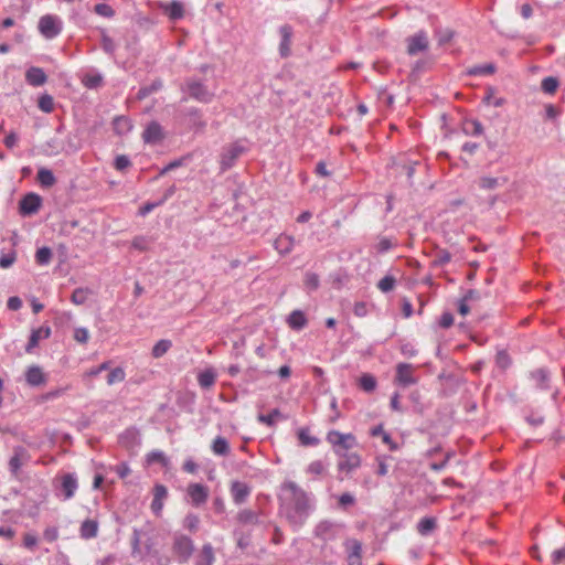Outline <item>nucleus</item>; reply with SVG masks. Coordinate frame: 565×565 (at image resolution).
<instances>
[{"mask_svg":"<svg viewBox=\"0 0 565 565\" xmlns=\"http://www.w3.org/2000/svg\"><path fill=\"white\" fill-rule=\"evenodd\" d=\"M279 514L287 520L294 531L301 529L315 511L316 499L295 481H285L278 494Z\"/></svg>","mask_w":565,"mask_h":565,"instance_id":"1","label":"nucleus"},{"mask_svg":"<svg viewBox=\"0 0 565 565\" xmlns=\"http://www.w3.org/2000/svg\"><path fill=\"white\" fill-rule=\"evenodd\" d=\"M249 150L247 140L238 139L225 147H223L220 154V170L221 172L232 169L241 156Z\"/></svg>","mask_w":565,"mask_h":565,"instance_id":"2","label":"nucleus"},{"mask_svg":"<svg viewBox=\"0 0 565 565\" xmlns=\"http://www.w3.org/2000/svg\"><path fill=\"white\" fill-rule=\"evenodd\" d=\"M326 439L332 446L338 457L352 454L350 450L358 446L356 437L351 433L345 434L339 430H330Z\"/></svg>","mask_w":565,"mask_h":565,"instance_id":"3","label":"nucleus"},{"mask_svg":"<svg viewBox=\"0 0 565 565\" xmlns=\"http://www.w3.org/2000/svg\"><path fill=\"white\" fill-rule=\"evenodd\" d=\"M38 29L46 40L57 38L63 30V21L54 14H45L40 18Z\"/></svg>","mask_w":565,"mask_h":565,"instance_id":"4","label":"nucleus"},{"mask_svg":"<svg viewBox=\"0 0 565 565\" xmlns=\"http://www.w3.org/2000/svg\"><path fill=\"white\" fill-rule=\"evenodd\" d=\"M342 531L343 526L341 524L324 520L316 525L313 534L318 540L327 543L339 539Z\"/></svg>","mask_w":565,"mask_h":565,"instance_id":"5","label":"nucleus"},{"mask_svg":"<svg viewBox=\"0 0 565 565\" xmlns=\"http://www.w3.org/2000/svg\"><path fill=\"white\" fill-rule=\"evenodd\" d=\"M415 367L411 363L401 362L395 366L394 385L406 388L418 383V377L414 374Z\"/></svg>","mask_w":565,"mask_h":565,"instance_id":"6","label":"nucleus"},{"mask_svg":"<svg viewBox=\"0 0 565 565\" xmlns=\"http://www.w3.org/2000/svg\"><path fill=\"white\" fill-rule=\"evenodd\" d=\"M185 92L191 98L204 104L210 103L214 97V94L200 79L195 78L186 79Z\"/></svg>","mask_w":565,"mask_h":565,"instance_id":"7","label":"nucleus"},{"mask_svg":"<svg viewBox=\"0 0 565 565\" xmlns=\"http://www.w3.org/2000/svg\"><path fill=\"white\" fill-rule=\"evenodd\" d=\"M42 198L40 194L29 192L24 194L19 201V214L23 217H29L39 212L42 206Z\"/></svg>","mask_w":565,"mask_h":565,"instance_id":"8","label":"nucleus"},{"mask_svg":"<svg viewBox=\"0 0 565 565\" xmlns=\"http://www.w3.org/2000/svg\"><path fill=\"white\" fill-rule=\"evenodd\" d=\"M173 551L179 556L180 562L185 563L193 554V541L186 535H177L173 541Z\"/></svg>","mask_w":565,"mask_h":565,"instance_id":"9","label":"nucleus"},{"mask_svg":"<svg viewBox=\"0 0 565 565\" xmlns=\"http://www.w3.org/2000/svg\"><path fill=\"white\" fill-rule=\"evenodd\" d=\"M118 443L128 451L136 452L141 445L140 431L136 427H129L118 436Z\"/></svg>","mask_w":565,"mask_h":565,"instance_id":"10","label":"nucleus"},{"mask_svg":"<svg viewBox=\"0 0 565 565\" xmlns=\"http://www.w3.org/2000/svg\"><path fill=\"white\" fill-rule=\"evenodd\" d=\"M348 565H362V543L356 539L348 537L343 542Z\"/></svg>","mask_w":565,"mask_h":565,"instance_id":"11","label":"nucleus"},{"mask_svg":"<svg viewBox=\"0 0 565 565\" xmlns=\"http://www.w3.org/2000/svg\"><path fill=\"white\" fill-rule=\"evenodd\" d=\"M407 53L411 56H415L420 52H425L429 47V42L426 32L419 31L412 36L406 39Z\"/></svg>","mask_w":565,"mask_h":565,"instance_id":"12","label":"nucleus"},{"mask_svg":"<svg viewBox=\"0 0 565 565\" xmlns=\"http://www.w3.org/2000/svg\"><path fill=\"white\" fill-rule=\"evenodd\" d=\"M31 459V456L26 448L23 446H14L13 447V455L11 456L9 460V470L12 476H18L21 467Z\"/></svg>","mask_w":565,"mask_h":565,"instance_id":"13","label":"nucleus"},{"mask_svg":"<svg viewBox=\"0 0 565 565\" xmlns=\"http://www.w3.org/2000/svg\"><path fill=\"white\" fill-rule=\"evenodd\" d=\"M77 488L78 482L75 473L70 472L62 476L58 490L61 491L64 501L72 499L75 495Z\"/></svg>","mask_w":565,"mask_h":565,"instance_id":"14","label":"nucleus"},{"mask_svg":"<svg viewBox=\"0 0 565 565\" xmlns=\"http://www.w3.org/2000/svg\"><path fill=\"white\" fill-rule=\"evenodd\" d=\"M145 143L157 145L164 139L162 126L156 121H150L142 132Z\"/></svg>","mask_w":565,"mask_h":565,"instance_id":"15","label":"nucleus"},{"mask_svg":"<svg viewBox=\"0 0 565 565\" xmlns=\"http://www.w3.org/2000/svg\"><path fill=\"white\" fill-rule=\"evenodd\" d=\"M280 43H279V55L282 58L290 56L291 54V39L294 35V29L290 24H284L279 28Z\"/></svg>","mask_w":565,"mask_h":565,"instance_id":"16","label":"nucleus"},{"mask_svg":"<svg viewBox=\"0 0 565 565\" xmlns=\"http://www.w3.org/2000/svg\"><path fill=\"white\" fill-rule=\"evenodd\" d=\"M188 495L194 507H201L209 498V489L202 483H191L188 487Z\"/></svg>","mask_w":565,"mask_h":565,"instance_id":"17","label":"nucleus"},{"mask_svg":"<svg viewBox=\"0 0 565 565\" xmlns=\"http://www.w3.org/2000/svg\"><path fill=\"white\" fill-rule=\"evenodd\" d=\"M51 327L50 326H41L38 329H33L29 337V341L25 345V352L32 353L33 350L39 345L40 340L47 339L51 337Z\"/></svg>","mask_w":565,"mask_h":565,"instance_id":"18","label":"nucleus"},{"mask_svg":"<svg viewBox=\"0 0 565 565\" xmlns=\"http://www.w3.org/2000/svg\"><path fill=\"white\" fill-rule=\"evenodd\" d=\"M231 494L233 498V502L236 505H241L246 502L247 498L250 494V488L241 481H233L231 484Z\"/></svg>","mask_w":565,"mask_h":565,"instance_id":"19","label":"nucleus"},{"mask_svg":"<svg viewBox=\"0 0 565 565\" xmlns=\"http://www.w3.org/2000/svg\"><path fill=\"white\" fill-rule=\"evenodd\" d=\"M25 381L30 386H41L46 383L47 377L39 365H31L25 371Z\"/></svg>","mask_w":565,"mask_h":565,"instance_id":"20","label":"nucleus"},{"mask_svg":"<svg viewBox=\"0 0 565 565\" xmlns=\"http://www.w3.org/2000/svg\"><path fill=\"white\" fill-rule=\"evenodd\" d=\"M361 466V457L356 452H352L349 455H344L340 457L338 462L339 471H344L347 473L352 472Z\"/></svg>","mask_w":565,"mask_h":565,"instance_id":"21","label":"nucleus"},{"mask_svg":"<svg viewBox=\"0 0 565 565\" xmlns=\"http://www.w3.org/2000/svg\"><path fill=\"white\" fill-rule=\"evenodd\" d=\"M530 379L534 382L535 387L542 391L550 388V372L545 367H540L530 372Z\"/></svg>","mask_w":565,"mask_h":565,"instance_id":"22","label":"nucleus"},{"mask_svg":"<svg viewBox=\"0 0 565 565\" xmlns=\"http://www.w3.org/2000/svg\"><path fill=\"white\" fill-rule=\"evenodd\" d=\"M236 522L241 525H258L262 523L260 513L250 509H243L237 513Z\"/></svg>","mask_w":565,"mask_h":565,"instance_id":"23","label":"nucleus"},{"mask_svg":"<svg viewBox=\"0 0 565 565\" xmlns=\"http://www.w3.org/2000/svg\"><path fill=\"white\" fill-rule=\"evenodd\" d=\"M25 79L30 85L38 87L47 81V76L41 67L32 66L26 71Z\"/></svg>","mask_w":565,"mask_h":565,"instance_id":"24","label":"nucleus"},{"mask_svg":"<svg viewBox=\"0 0 565 565\" xmlns=\"http://www.w3.org/2000/svg\"><path fill=\"white\" fill-rule=\"evenodd\" d=\"M163 11L172 21L181 20L184 15L183 4L178 0H173L170 3L166 4L163 7Z\"/></svg>","mask_w":565,"mask_h":565,"instance_id":"25","label":"nucleus"},{"mask_svg":"<svg viewBox=\"0 0 565 565\" xmlns=\"http://www.w3.org/2000/svg\"><path fill=\"white\" fill-rule=\"evenodd\" d=\"M287 322L292 330L300 331L307 326L308 320L301 310H294L288 316Z\"/></svg>","mask_w":565,"mask_h":565,"instance_id":"26","label":"nucleus"},{"mask_svg":"<svg viewBox=\"0 0 565 565\" xmlns=\"http://www.w3.org/2000/svg\"><path fill=\"white\" fill-rule=\"evenodd\" d=\"M82 83L88 89H97L103 85L104 76L97 71H92L84 75Z\"/></svg>","mask_w":565,"mask_h":565,"instance_id":"27","label":"nucleus"},{"mask_svg":"<svg viewBox=\"0 0 565 565\" xmlns=\"http://www.w3.org/2000/svg\"><path fill=\"white\" fill-rule=\"evenodd\" d=\"M462 131L467 136H481L483 134V126L478 119H465L462 122Z\"/></svg>","mask_w":565,"mask_h":565,"instance_id":"28","label":"nucleus"},{"mask_svg":"<svg viewBox=\"0 0 565 565\" xmlns=\"http://www.w3.org/2000/svg\"><path fill=\"white\" fill-rule=\"evenodd\" d=\"M299 444L305 447H316L320 444V439L310 435L308 427H301L297 430Z\"/></svg>","mask_w":565,"mask_h":565,"instance_id":"29","label":"nucleus"},{"mask_svg":"<svg viewBox=\"0 0 565 565\" xmlns=\"http://www.w3.org/2000/svg\"><path fill=\"white\" fill-rule=\"evenodd\" d=\"M214 561L213 546L210 543L204 544L196 557L195 565H213Z\"/></svg>","mask_w":565,"mask_h":565,"instance_id":"30","label":"nucleus"},{"mask_svg":"<svg viewBox=\"0 0 565 565\" xmlns=\"http://www.w3.org/2000/svg\"><path fill=\"white\" fill-rule=\"evenodd\" d=\"M162 87V81L160 78H156L150 85L141 86L136 95V98L138 100H143L151 94L159 92Z\"/></svg>","mask_w":565,"mask_h":565,"instance_id":"31","label":"nucleus"},{"mask_svg":"<svg viewBox=\"0 0 565 565\" xmlns=\"http://www.w3.org/2000/svg\"><path fill=\"white\" fill-rule=\"evenodd\" d=\"M277 419H287V416L284 415L279 408H274L269 414H258L257 420L262 424L267 425L268 427H274L276 425Z\"/></svg>","mask_w":565,"mask_h":565,"instance_id":"32","label":"nucleus"},{"mask_svg":"<svg viewBox=\"0 0 565 565\" xmlns=\"http://www.w3.org/2000/svg\"><path fill=\"white\" fill-rule=\"evenodd\" d=\"M131 128L132 125L130 119L125 116H117L113 120V129L119 136L128 134L131 130Z\"/></svg>","mask_w":565,"mask_h":565,"instance_id":"33","label":"nucleus"},{"mask_svg":"<svg viewBox=\"0 0 565 565\" xmlns=\"http://www.w3.org/2000/svg\"><path fill=\"white\" fill-rule=\"evenodd\" d=\"M216 381V373L213 369H206L199 373L198 383L203 390H209Z\"/></svg>","mask_w":565,"mask_h":565,"instance_id":"34","label":"nucleus"},{"mask_svg":"<svg viewBox=\"0 0 565 565\" xmlns=\"http://www.w3.org/2000/svg\"><path fill=\"white\" fill-rule=\"evenodd\" d=\"M212 451L216 455V456H222V457H226L230 455L231 452V448H230V444L228 441L226 440V438L222 437V436H217L213 443H212Z\"/></svg>","mask_w":565,"mask_h":565,"instance_id":"35","label":"nucleus"},{"mask_svg":"<svg viewBox=\"0 0 565 565\" xmlns=\"http://www.w3.org/2000/svg\"><path fill=\"white\" fill-rule=\"evenodd\" d=\"M146 463L149 466L153 463H160L162 467H168L170 460L162 450L156 449L147 454Z\"/></svg>","mask_w":565,"mask_h":565,"instance_id":"36","label":"nucleus"},{"mask_svg":"<svg viewBox=\"0 0 565 565\" xmlns=\"http://www.w3.org/2000/svg\"><path fill=\"white\" fill-rule=\"evenodd\" d=\"M437 526V521L433 516H425L417 523V531L420 535H429Z\"/></svg>","mask_w":565,"mask_h":565,"instance_id":"37","label":"nucleus"},{"mask_svg":"<svg viewBox=\"0 0 565 565\" xmlns=\"http://www.w3.org/2000/svg\"><path fill=\"white\" fill-rule=\"evenodd\" d=\"M36 179L42 188H51L56 182L55 175L47 168L39 169Z\"/></svg>","mask_w":565,"mask_h":565,"instance_id":"38","label":"nucleus"},{"mask_svg":"<svg viewBox=\"0 0 565 565\" xmlns=\"http://www.w3.org/2000/svg\"><path fill=\"white\" fill-rule=\"evenodd\" d=\"M81 536L83 539H93L97 536L98 524L94 520H85L81 525Z\"/></svg>","mask_w":565,"mask_h":565,"instance_id":"39","label":"nucleus"},{"mask_svg":"<svg viewBox=\"0 0 565 565\" xmlns=\"http://www.w3.org/2000/svg\"><path fill=\"white\" fill-rule=\"evenodd\" d=\"M505 182V178L482 177L479 180V186L483 190H494Z\"/></svg>","mask_w":565,"mask_h":565,"instance_id":"40","label":"nucleus"},{"mask_svg":"<svg viewBox=\"0 0 565 565\" xmlns=\"http://www.w3.org/2000/svg\"><path fill=\"white\" fill-rule=\"evenodd\" d=\"M495 72V65L493 63H487L482 65H475L468 70L470 76H487Z\"/></svg>","mask_w":565,"mask_h":565,"instance_id":"41","label":"nucleus"},{"mask_svg":"<svg viewBox=\"0 0 565 565\" xmlns=\"http://www.w3.org/2000/svg\"><path fill=\"white\" fill-rule=\"evenodd\" d=\"M376 379L370 373H364L359 379L360 388L366 393H372L376 388Z\"/></svg>","mask_w":565,"mask_h":565,"instance_id":"42","label":"nucleus"},{"mask_svg":"<svg viewBox=\"0 0 565 565\" xmlns=\"http://www.w3.org/2000/svg\"><path fill=\"white\" fill-rule=\"evenodd\" d=\"M53 257V252L50 247L43 246L38 248L35 253V262L40 266H46L51 263Z\"/></svg>","mask_w":565,"mask_h":565,"instance_id":"43","label":"nucleus"},{"mask_svg":"<svg viewBox=\"0 0 565 565\" xmlns=\"http://www.w3.org/2000/svg\"><path fill=\"white\" fill-rule=\"evenodd\" d=\"M172 348L171 340L161 339L152 348L151 354L154 359L163 356Z\"/></svg>","mask_w":565,"mask_h":565,"instance_id":"44","label":"nucleus"},{"mask_svg":"<svg viewBox=\"0 0 565 565\" xmlns=\"http://www.w3.org/2000/svg\"><path fill=\"white\" fill-rule=\"evenodd\" d=\"M512 364V359L509 355L508 351L502 349L498 350L495 354V365L501 371L508 370Z\"/></svg>","mask_w":565,"mask_h":565,"instance_id":"45","label":"nucleus"},{"mask_svg":"<svg viewBox=\"0 0 565 565\" xmlns=\"http://www.w3.org/2000/svg\"><path fill=\"white\" fill-rule=\"evenodd\" d=\"M17 260V250L11 248L8 252L0 250V268H10Z\"/></svg>","mask_w":565,"mask_h":565,"instance_id":"46","label":"nucleus"},{"mask_svg":"<svg viewBox=\"0 0 565 565\" xmlns=\"http://www.w3.org/2000/svg\"><path fill=\"white\" fill-rule=\"evenodd\" d=\"M90 294L92 290L89 288L79 287L72 292L71 300L74 305H84Z\"/></svg>","mask_w":565,"mask_h":565,"instance_id":"47","label":"nucleus"},{"mask_svg":"<svg viewBox=\"0 0 565 565\" xmlns=\"http://www.w3.org/2000/svg\"><path fill=\"white\" fill-rule=\"evenodd\" d=\"M126 379V372L121 366H117L109 371L107 375V384L114 385L116 383L124 382Z\"/></svg>","mask_w":565,"mask_h":565,"instance_id":"48","label":"nucleus"},{"mask_svg":"<svg viewBox=\"0 0 565 565\" xmlns=\"http://www.w3.org/2000/svg\"><path fill=\"white\" fill-rule=\"evenodd\" d=\"M558 85H559V82L556 77L548 76V77L543 78V81L541 83V88L544 93L552 95L556 92Z\"/></svg>","mask_w":565,"mask_h":565,"instance_id":"49","label":"nucleus"},{"mask_svg":"<svg viewBox=\"0 0 565 565\" xmlns=\"http://www.w3.org/2000/svg\"><path fill=\"white\" fill-rule=\"evenodd\" d=\"M38 106L39 108L46 113V114H50L53 111L54 109V102H53V97L51 95H47V94H44L42 95L40 98H39V102H38Z\"/></svg>","mask_w":565,"mask_h":565,"instance_id":"50","label":"nucleus"},{"mask_svg":"<svg viewBox=\"0 0 565 565\" xmlns=\"http://www.w3.org/2000/svg\"><path fill=\"white\" fill-rule=\"evenodd\" d=\"M451 260V254L447 249H440L433 262L435 267H444Z\"/></svg>","mask_w":565,"mask_h":565,"instance_id":"51","label":"nucleus"},{"mask_svg":"<svg viewBox=\"0 0 565 565\" xmlns=\"http://www.w3.org/2000/svg\"><path fill=\"white\" fill-rule=\"evenodd\" d=\"M396 279L393 276L386 275L379 282L377 287L383 292H388L394 289Z\"/></svg>","mask_w":565,"mask_h":565,"instance_id":"52","label":"nucleus"},{"mask_svg":"<svg viewBox=\"0 0 565 565\" xmlns=\"http://www.w3.org/2000/svg\"><path fill=\"white\" fill-rule=\"evenodd\" d=\"M94 12L104 18H113L115 15V10L107 3H97L94 7Z\"/></svg>","mask_w":565,"mask_h":565,"instance_id":"53","label":"nucleus"},{"mask_svg":"<svg viewBox=\"0 0 565 565\" xmlns=\"http://www.w3.org/2000/svg\"><path fill=\"white\" fill-rule=\"evenodd\" d=\"M102 47L105 53L113 55L116 51V44L114 40L106 33L102 34Z\"/></svg>","mask_w":565,"mask_h":565,"instance_id":"54","label":"nucleus"},{"mask_svg":"<svg viewBox=\"0 0 565 565\" xmlns=\"http://www.w3.org/2000/svg\"><path fill=\"white\" fill-rule=\"evenodd\" d=\"M109 369H110V361H105L102 364H99L98 366L90 367L89 370H87L84 374V377H96L102 372L107 371Z\"/></svg>","mask_w":565,"mask_h":565,"instance_id":"55","label":"nucleus"},{"mask_svg":"<svg viewBox=\"0 0 565 565\" xmlns=\"http://www.w3.org/2000/svg\"><path fill=\"white\" fill-rule=\"evenodd\" d=\"M320 285L319 276L315 273H307L305 276V286L309 290H317Z\"/></svg>","mask_w":565,"mask_h":565,"instance_id":"56","label":"nucleus"},{"mask_svg":"<svg viewBox=\"0 0 565 565\" xmlns=\"http://www.w3.org/2000/svg\"><path fill=\"white\" fill-rule=\"evenodd\" d=\"M89 339V331L85 327H77L74 329V340L78 343L85 344Z\"/></svg>","mask_w":565,"mask_h":565,"instance_id":"57","label":"nucleus"},{"mask_svg":"<svg viewBox=\"0 0 565 565\" xmlns=\"http://www.w3.org/2000/svg\"><path fill=\"white\" fill-rule=\"evenodd\" d=\"M131 166V161L126 154H119L115 158L114 167L118 171H124Z\"/></svg>","mask_w":565,"mask_h":565,"instance_id":"58","label":"nucleus"},{"mask_svg":"<svg viewBox=\"0 0 565 565\" xmlns=\"http://www.w3.org/2000/svg\"><path fill=\"white\" fill-rule=\"evenodd\" d=\"M387 459H392V457L391 456H377L376 457V461H377L376 473L381 477L386 476L388 472V466L386 465Z\"/></svg>","mask_w":565,"mask_h":565,"instance_id":"59","label":"nucleus"},{"mask_svg":"<svg viewBox=\"0 0 565 565\" xmlns=\"http://www.w3.org/2000/svg\"><path fill=\"white\" fill-rule=\"evenodd\" d=\"M551 561L553 565L565 564V546L553 551L551 554Z\"/></svg>","mask_w":565,"mask_h":565,"instance_id":"60","label":"nucleus"},{"mask_svg":"<svg viewBox=\"0 0 565 565\" xmlns=\"http://www.w3.org/2000/svg\"><path fill=\"white\" fill-rule=\"evenodd\" d=\"M323 471H324V465L321 460H315V461L310 462L307 468V472L315 475V476H320L323 473Z\"/></svg>","mask_w":565,"mask_h":565,"instance_id":"61","label":"nucleus"},{"mask_svg":"<svg viewBox=\"0 0 565 565\" xmlns=\"http://www.w3.org/2000/svg\"><path fill=\"white\" fill-rule=\"evenodd\" d=\"M338 502L341 508L345 509L355 503V498L350 492H344L339 497Z\"/></svg>","mask_w":565,"mask_h":565,"instance_id":"62","label":"nucleus"},{"mask_svg":"<svg viewBox=\"0 0 565 565\" xmlns=\"http://www.w3.org/2000/svg\"><path fill=\"white\" fill-rule=\"evenodd\" d=\"M131 246L137 250L145 252L148 249V241L145 236H136L131 242Z\"/></svg>","mask_w":565,"mask_h":565,"instance_id":"63","label":"nucleus"},{"mask_svg":"<svg viewBox=\"0 0 565 565\" xmlns=\"http://www.w3.org/2000/svg\"><path fill=\"white\" fill-rule=\"evenodd\" d=\"M392 247H393V243L387 237H382L375 246L376 252L380 254H384V253L388 252Z\"/></svg>","mask_w":565,"mask_h":565,"instance_id":"64","label":"nucleus"}]
</instances>
